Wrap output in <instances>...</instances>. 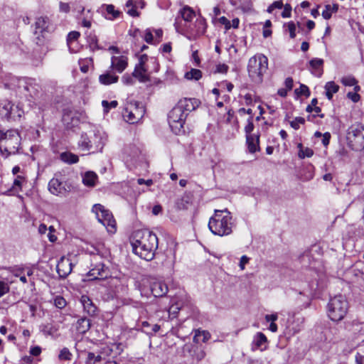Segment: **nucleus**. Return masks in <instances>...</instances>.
I'll return each mask as SVG.
<instances>
[{"instance_id":"a211bd4d","label":"nucleus","mask_w":364,"mask_h":364,"mask_svg":"<svg viewBox=\"0 0 364 364\" xmlns=\"http://www.w3.org/2000/svg\"><path fill=\"white\" fill-rule=\"evenodd\" d=\"M151 294L155 297H161L168 292V287L166 284L160 281H156L150 286Z\"/></svg>"},{"instance_id":"e433bc0d","label":"nucleus","mask_w":364,"mask_h":364,"mask_svg":"<svg viewBox=\"0 0 364 364\" xmlns=\"http://www.w3.org/2000/svg\"><path fill=\"white\" fill-rule=\"evenodd\" d=\"M185 77L187 80H198L202 77V72L198 69L192 68L190 71L186 73Z\"/></svg>"},{"instance_id":"ea45409f","label":"nucleus","mask_w":364,"mask_h":364,"mask_svg":"<svg viewBox=\"0 0 364 364\" xmlns=\"http://www.w3.org/2000/svg\"><path fill=\"white\" fill-rule=\"evenodd\" d=\"M102 105L104 109V112L107 113L111 109L117 107V106L118 105V102L116 100H113L111 102L103 100L102 102Z\"/></svg>"},{"instance_id":"a878e982","label":"nucleus","mask_w":364,"mask_h":364,"mask_svg":"<svg viewBox=\"0 0 364 364\" xmlns=\"http://www.w3.org/2000/svg\"><path fill=\"white\" fill-rule=\"evenodd\" d=\"M119 77L116 75L107 73L100 75L99 80L100 82L105 85H111L112 83H115L118 81Z\"/></svg>"},{"instance_id":"6e6552de","label":"nucleus","mask_w":364,"mask_h":364,"mask_svg":"<svg viewBox=\"0 0 364 364\" xmlns=\"http://www.w3.org/2000/svg\"><path fill=\"white\" fill-rule=\"evenodd\" d=\"M92 212L96 215L98 221L106 227L108 232L114 233L116 231V222L112 214L100 204L93 205Z\"/></svg>"},{"instance_id":"bb28decb","label":"nucleus","mask_w":364,"mask_h":364,"mask_svg":"<svg viewBox=\"0 0 364 364\" xmlns=\"http://www.w3.org/2000/svg\"><path fill=\"white\" fill-rule=\"evenodd\" d=\"M267 342V338L266 336L262 332H258L254 336L252 344L256 348L262 349L263 346H264Z\"/></svg>"},{"instance_id":"0e129e2a","label":"nucleus","mask_w":364,"mask_h":364,"mask_svg":"<svg viewBox=\"0 0 364 364\" xmlns=\"http://www.w3.org/2000/svg\"><path fill=\"white\" fill-rule=\"evenodd\" d=\"M277 318H278V316H277V314H267L265 316V320L267 322L274 323V321H276L277 320Z\"/></svg>"},{"instance_id":"f3484780","label":"nucleus","mask_w":364,"mask_h":364,"mask_svg":"<svg viewBox=\"0 0 364 364\" xmlns=\"http://www.w3.org/2000/svg\"><path fill=\"white\" fill-rule=\"evenodd\" d=\"M195 29L190 28V35L191 36L189 38H196L198 36H200L205 33L206 30V22L205 18H198L196 19L195 22Z\"/></svg>"},{"instance_id":"09e8293b","label":"nucleus","mask_w":364,"mask_h":364,"mask_svg":"<svg viewBox=\"0 0 364 364\" xmlns=\"http://www.w3.org/2000/svg\"><path fill=\"white\" fill-rule=\"evenodd\" d=\"M54 305L61 309L65 306L66 301L63 297L58 296L54 299Z\"/></svg>"},{"instance_id":"49530a36","label":"nucleus","mask_w":364,"mask_h":364,"mask_svg":"<svg viewBox=\"0 0 364 364\" xmlns=\"http://www.w3.org/2000/svg\"><path fill=\"white\" fill-rule=\"evenodd\" d=\"M305 122V119L303 117H296L293 121L290 122L291 127L294 129H299L300 124H303Z\"/></svg>"},{"instance_id":"7ed1b4c3","label":"nucleus","mask_w":364,"mask_h":364,"mask_svg":"<svg viewBox=\"0 0 364 364\" xmlns=\"http://www.w3.org/2000/svg\"><path fill=\"white\" fill-rule=\"evenodd\" d=\"M106 141L107 136L105 132L92 130L81 135L79 146L82 150L95 153L102 150Z\"/></svg>"},{"instance_id":"39448f33","label":"nucleus","mask_w":364,"mask_h":364,"mask_svg":"<svg viewBox=\"0 0 364 364\" xmlns=\"http://www.w3.org/2000/svg\"><path fill=\"white\" fill-rule=\"evenodd\" d=\"M349 304L346 297L338 294L331 298L327 304V313L329 318L336 322L343 320L346 316Z\"/></svg>"},{"instance_id":"393cba45","label":"nucleus","mask_w":364,"mask_h":364,"mask_svg":"<svg viewBox=\"0 0 364 364\" xmlns=\"http://www.w3.org/2000/svg\"><path fill=\"white\" fill-rule=\"evenodd\" d=\"M90 328V321L87 318H80L76 323V329L79 333H85Z\"/></svg>"},{"instance_id":"774afa93","label":"nucleus","mask_w":364,"mask_h":364,"mask_svg":"<svg viewBox=\"0 0 364 364\" xmlns=\"http://www.w3.org/2000/svg\"><path fill=\"white\" fill-rule=\"evenodd\" d=\"M137 183L139 185L146 184L147 186H150L153 184V181L151 179L144 180L143 178H139Z\"/></svg>"},{"instance_id":"72a5a7b5","label":"nucleus","mask_w":364,"mask_h":364,"mask_svg":"<svg viewBox=\"0 0 364 364\" xmlns=\"http://www.w3.org/2000/svg\"><path fill=\"white\" fill-rule=\"evenodd\" d=\"M58 330V328L52 324L47 323L41 326V331L46 336H55Z\"/></svg>"},{"instance_id":"4d7b16f0","label":"nucleus","mask_w":364,"mask_h":364,"mask_svg":"<svg viewBox=\"0 0 364 364\" xmlns=\"http://www.w3.org/2000/svg\"><path fill=\"white\" fill-rule=\"evenodd\" d=\"M228 70V66L225 64H219L216 67V72L220 73H226Z\"/></svg>"},{"instance_id":"bf43d9fd","label":"nucleus","mask_w":364,"mask_h":364,"mask_svg":"<svg viewBox=\"0 0 364 364\" xmlns=\"http://www.w3.org/2000/svg\"><path fill=\"white\" fill-rule=\"evenodd\" d=\"M249 260H250V258L247 257L246 255H243L240 258L239 266L242 270L245 269V266L246 264H247L249 262Z\"/></svg>"},{"instance_id":"13d9d810","label":"nucleus","mask_w":364,"mask_h":364,"mask_svg":"<svg viewBox=\"0 0 364 364\" xmlns=\"http://www.w3.org/2000/svg\"><path fill=\"white\" fill-rule=\"evenodd\" d=\"M331 139V134L329 132H326L322 136V144L323 146H327L329 144Z\"/></svg>"},{"instance_id":"6e6d98bb","label":"nucleus","mask_w":364,"mask_h":364,"mask_svg":"<svg viewBox=\"0 0 364 364\" xmlns=\"http://www.w3.org/2000/svg\"><path fill=\"white\" fill-rule=\"evenodd\" d=\"M291 7L289 4H285L284 7V11L282 13V16L283 18H289L291 16Z\"/></svg>"},{"instance_id":"473e14b6","label":"nucleus","mask_w":364,"mask_h":364,"mask_svg":"<svg viewBox=\"0 0 364 364\" xmlns=\"http://www.w3.org/2000/svg\"><path fill=\"white\" fill-rule=\"evenodd\" d=\"M85 364H96L102 360V355L100 353H95L92 352H87L86 353Z\"/></svg>"},{"instance_id":"423d86ee","label":"nucleus","mask_w":364,"mask_h":364,"mask_svg":"<svg viewBox=\"0 0 364 364\" xmlns=\"http://www.w3.org/2000/svg\"><path fill=\"white\" fill-rule=\"evenodd\" d=\"M268 68L267 58L261 53H258L249 59L247 64V71L249 77L252 81L255 83L262 82L264 73Z\"/></svg>"},{"instance_id":"de8ad7c7","label":"nucleus","mask_w":364,"mask_h":364,"mask_svg":"<svg viewBox=\"0 0 364 364\" xmlns=\"http://www.w3.org/2000/svg\"><path fill=\"white\" fill-rule=\"evenodd\" d=\"M254 129V124L252 122V117H250L247 119V124L245 127V132L246 133V136L247 135H253L254 134H252V132Z\"/></svg>"},{"instance_id":"69168bd1","label":"nucleus","mask_w":364,"mask_h":364,"mask_svg":"<svg viewBox=\"0 0 364 364\" xmlns=\"http://www.w3.org/2000/svg\"><path fill=\"white\" fill-rule=\"evenodd\" d=\"M147 61H148V56H147V55L143 54V55H141L140 56L139 63H137L136 65L148 66L146 65Z\"/></svg>"},{"instance_id":"b1692460","label":"nucleus","mask_w":364,"mask_h":364,"mask_svg":"<svg viewBox=\"0 0 364 364\" xmlns=\"http://www.w3.org/2000/svg\"><path fill=\"white\" fill-rule=\"evenodd\" d=\"M105 9V13L104 14L105 17L109 20H114L118 18L121 12L116 10L112 4H105L102 6Z\"/></svg>"},{"instance_id":"412c9836","label":"nucleus","mask_w":364,"mask_h":364,"mask_svg":"<svg viewBox=\"0 0 364 364\" xmlns=\"http://www.w3.org/2000/svg\"><path fill=\"white\" fill-rule=\"evenodd\" d=\"M248 150L250 153H255L259 150V134L246 136Z\"/></svg>"},{"instance_id":"ddd939ff","label":"nucleus","mask_w":364,"mask_h":364,"mask_svg":"<svg viewBox=\"0 0 364 364\" xmlns=\"http://www.w3.org/2000/svg\"><path fill=\"white\" fill-rule=\"evenodd\" d=\"M200 102L195 98H184L180 100L177 103V106L188 114L195 110L199 106Z\"/></svg>"},{"instance_id":"c9c22d12","label":"nucleus","mask_w":364,"mask_h":364,"mask_svg":"<svg viewBox=\"0 0 364 364\" xmlns=\"http://www.w3.org/2000/svg\"><path fill=\"white\" fill-rule=\"evenodd\" d=\"M86 35L87 42L88 43L90 48L92 50L99 49L100 48L97 44V38L96 35L92 32L86 33Z\"/></svg>"},{"instance_id":"c756f323","label":"nucleus","mask_w":364,"mask_h":364,"mask_svg":"<svg viewBox=\"0 0 364 364\" xmlns=\"http://www.w3.org/2000/svg\"><path fill=\"white\" fill-rule=\"evenodd\" d=\"M60 158L63 162L69 164H75L79 161L77 155L68 151L61 153Z\"/></svg>"},{"instance_id":"f704fd0d","label":"nucleus","mask_w":364,"mask_h":364,"mask_svg":"<svg viewBox=\"0 0 364 364\" xmlns=\"http://www.w3.org/2000/svg\"><path fill=\"white\" fill-rule=\"evenodd\" d=\"M49 25V19L47 17H39L36 21V28L41 31H48Z\"/></svg>"},{"instance_id":"dca6fc26","label":"nucleus","mask_w":364,"mask_h":364,"mask_svg":"<svg viewBox=\"0 0 364 364\" xmlns=\"http://www.w3.org/2000/svg\"><path fill=\"white\" fill-rule=\"evenodd\" d=\"M148 69V66L136 65L132 75L141 82H148L150 80Z\"/></svg>"},{"instance_id":"9b49d317","label":"nucleus","mask_w":364,"mask_h":364,"mask_svg":"<svg viewBox=\"0 0 364 364\" xmlns=\"http://www.w3.org/2000/svg\"><path fill=\"white\" fill-rule=\"evenodd\" d=\"M348 139L353 149H360L364 147V126L361 124L352 125L348 132Z\"/></svg>"},{"instance_id":"052dcab7","label":"nucleus","mask_w":364,"mask_h":364,"mask_svg":"<svg viewBox=\"0 0 364 364\" xmlns=\"http://www.w3.org/2000/svg\"><path fill=\"white\" fill-rule=\"evenodd\" d=\"M41 348L39 346H33L30 349V353L33 356H38L41 354Z\"/></svg>"},{"instance_id":"6ab92c4d","label":"nucleus","mask_w":364,"mask_h":364,"mask_svg":"<svg viewBox=\"0 0 364 364\" xmlns=\"http://www.w3.org/2000/svg\"><path fill=\"white\" fill-rule=\"evenodd\" d=\"M80 303L83 306L84 311L89 316H92L97 314V308L88 296L82 295L80 298Z\"/></svg>"},{"instance_id":"864d4df0","label":"nucleus","mask_w":364,"mask_h":364,"mask_svg":"<svg viewBox=\"0 0 364 364\" xmlns=\"http://www.w3.org/2000/svg\"><path fill=\"white\" fill-rule=\"evenodd\" d=\"M133 75H130L129 74H124L122 77V81L124 85H133L134 80L133 79Z\"/></svg>"},{"instance_id":"5fc2aeb1","label":"nucleus","mask_w":364,"mask_h":364,"mask_svg":"<svg viewBox=\"0 0 364 364\" xmlns=\"http://www.w3.org/2000/svg\"><path fill=\"white\" fill-rule=\"evenodd\" d=\"M333 12L331 11L330 4H327L325 6V9L322 11V16L325 19L331 18Z\"/></svg>"},{"instance_id":"79ce46f5","label":"nucleus","mask_w":364,"mask_h":364,"mask_svg":"<svg viewBox=\"0 0 364 364\" xmlns=\"http://www.w3.org/2000/svg\"><path fill=\"white\" fill-rule=\"evenodd\" d=\"M23 269H21V268L14 269L12 271L13 274L15 277H19L20 281L21 282L26 284L27 282V279H26V276L23 274Z\"/></svg>"},{"instance_id":"f8f14e48","label":"nucleus","mask_w":364,"mask_h":364,"mask_svg":"<svg viewBox=\"0 0 364 364\" xmlns=\"http://www.w3.org/2000/svg\"><path fill=\"white\" fill-rule=\"evenodd\" d=\"M88 276L91 277L92 280H102L109 276V271L104 264L100 263L89 272Z\"/></svg>"},{"instance_id":"c03bdc74","label":"nucleus","mask_w":364,"mask_h":364,"mask_svg":"<svg viewBox=\"0 0 364 364\" xmlns=\"http://www.w3.org/2000/svg\"><path fill=\"white\" fill-rule=\"evenodd\" d=\"M297 95L309 96L310 95L309 89L306 85H301L299 89L295 90Z\"/></svg>"},{"instance_id":"603ef678","label":"nucleus","mask_w":364,"mask_h":364,"mask_svg":"<svg viewBox=\"0 0 364 364\" xmlns=\"http://www.w3.org/2000/svg\"><path fill=\"white\" fill-rule=\"evenodd\" d=\"M9 285L6 282L0 281V297L7 294L9 291Z\"/></svg>"},{"instance_id":"8fccbe9b","label":"nucleus","mask_w":364,"mask_h":364,"mask_svg":"<svg viewBox=\"0 0 364 364\" xmlns=\"http://www.w3.org/2000/svg\"><path fill=\"white\" fill-rule=\"evenodd\" d=\"M287 31L289 33L291 38L296 37V25L293 21H290L287 24Z\"/></svg>"},{"instance_id":"c85d7f7f","label":"nucleus","mask_w":364,"mask_h":364,"mask_svg":"<svg viewBox=\"0 0 364 364\" xmlns=\"http://www.w3.org/2000/svg\"><path fill=\"white\" fill-rule=\"evenodd\" d=\"M179 13L182 18L186 21H191L196 15L193 9L188 6H184Z\"/></svg>"},{"instance_id":"7c9ffc66","label":"nucleus","mask_w":364,"mask_h":364,"mask_svg":"<svg viewBox=\"0 0 364 364\" xmlns=\"http://www.w3.org/2000/svg\"><path fill=\"white\" fill-rule=\"evenodd\" d=\"M339 86L334 82H328L325 85L326 95L328 100H331L333 95L338 91Z\"/></svg>"},{"instance_id":"aec40b11","label":"nucleus","mask_w":364,"mask_h":364,"mask_svg":"<svg viewBox=\"0 0 364 364\" xmlns=\"http://www.w3.org/2000/svg\"><path fill=\"white\" fill-rule=\"evenodd\" d=\"M82 181L85 186L92 188L97 183L98 176L95 172L88 171L82 174Z\"/></svg>"},{"instance_id":"1a4fd4ad","label":"nucleus","mask_w":364,"mask_h":364,"mask_svg":"<svg viewBox=\"0 0 364 364\" xmlns=\"http://www.w3.org/2000/svg\"><path fill=\"white\" fill-rule=\"evenodd\" d=\"M187 115L177 105L169 112L168 118L169 126L176 134L184 132L183 124Z\"/></svg>"},{"instance_id":"37998d69","label":"nucleus","mask_w":364,"mask_h":364,"mask_svg":"<svg viewBox=\"0 0 364 364\" xmlns=\"http://www.w3.org/2000/svg\"><path fill=\"white\" fill-rule=\"evenodd\" d=\"M341 82L345 86H353L356 85L357 80L353 77L347 76L342 78Z\"/></svg>"},{"instance_id":"2eb2a0df","label":"nucleus","mask_w":364,"mask_h":364,"mask_svg":"<svg viewBox=\"0 0 364 364\" xmlns=\"http://www.w3.org/2000/svg\"><path fill=\"white\" fill-rule=\"evenodd\" d=\"M128 65V59L126 56H112L111 58V68L117 71L122 73Z\"/></svg>"},{"instance_id":"3c124183","label":"nucleus","mask_w":364,"mask_h":364,"mask_svg":"<svg viewBox=\"0 0 364 364\" xmlns=\"http://www.w3.org/2000/svg\"><path fill=\"white\" fill-rule=\"evenodd\" d=\"M25 181L24 177L21 176H17L16 178L14 181L12 189H15L16 187L18 188V190H21V186L23 182Z\"/></svg>"},{"instance_id":"9d476101","label":"nucleus","mask_w":364,"mask_h":364,"mask_svg":"<svg viewBox=\"0 0 364 364\" xmlns=\"http://www.w3.org/2000/svg\"><path fill=\"white\" fill-rule=\"evenodd\" d=\"M23 113L19 105H14L8 100H1L0 102V117L3 119L16 121L19 119Z\"/></svg>"},{"instance_id":"a18cd8bd","label":"nucleus","mask_w":364,"mask_h":364,"mask_svg":"<svg viewBox=\"0 0 364 364\" xmlns=\"http://www.w3.org/2000/svg\"><path fill=\"white\" fill-rule=\"evenodd\" d=\"M72 354L67 348H63L59 354V358L60 360H69L71 359Z\"/></svg>"},{"instance_id":"f257e3e1","label":"nucleus","mask_w":364,"mask_h":364,"mask_svg":"<svg viewBox=\"0 0 364 364\" xmlns=\"http://www.w3.org/2000/svg\"><path fill=\"white\" fill-rule=\"evenodd\" d=\"M131 245L134 254L146 261L154 258L158 248V237L148 230H139L134 232Z\"/></svg>"},{"instance_id":"cd10ccee","label":"nucleus","mask_w":364,"mask_h":364,"mask_svg":"<svg viewBox=\"0 0 364 364\" xmlns=\"http://www.w3.org/2000/svg\"><path fill=\"white\" fill-rule=\"evenodd\" d=\"M142 331L149 335H153L158 332L160 329V326L158 324H150L148 321L141 322Z\"/></svg>"},{"instance_id":"4468645a","label":"nucleus","mask_w":364,"mask_h":364,"mask_svg":"<svg viewBox=\"0 0 364 364\" xmlns=\"http://www.w3.org/2000/svg\"><path fill=\"white\" fill-rule=\"evenodd\" d=\"M56 269L59 276L65 278L72 272L73 264L68 258L62 257L57 264Z\"/></svg>"},{"instance_id":"a19ab883","label":"nucleus","mask_w":364,"mask_h":364,"mask_svg":"<svg viewBox=\"0 0 364 364\" xmlns=\"http://www.w3.org/2000/svg\"><path fill=\"white\" fill-rule=\"evenodd\" d=\"M139 154H140V151L136 148L134 149V150H133V151H132V153L127 149L124 151V154L127 155V157H126L127 161H131L132 160V158L135 159V158L138 157Z\"/></svg>"},{"instance_id":"4be33fe9","label":"nucleus","mask_w":364,"mask_h":364,"mask_svg":"<svg viewBox=\"0 0 364 364\" xmlns=\"http://www.w3.org/2000/svg\"><path fill=\"white\" fill-rule=\"evenodd\" d=\"M323 60L321 58H314L309 62V70L313 75L320 77L323 73Z\"/></svg>"},{"instance_id":"338daca9","label":"nucleus","mask_w":364,"mask_h":364,"mask_svg":"<svg viewBox=\"0 0 364 364\" xmlns=\"http://www.w3.org/2000/svg\"><path fill=\"white\" fill-rule=\"evenodd\" d=\"M284 84H285V86H286V89L288 90H291L292 89V87H293V80H292V78L287 77L285 80Z\"/></svg>"},{"instance_id":"e2e57ef3","label":"nucleus","mask_w":364,"mask_h":364,"mask_svg":"<svg viewBox=\"0 0 364 364\" xmlns=\"http://www.w3.org/2000/svg\"><path fill=\"white\" fill-rule=\"evenodd\" d=\"M317 103H318L317 99L316 98H314L311 100V105H309L306 107V112H313V108L317 105Z\"/></svg>"},{"instance_id":"20e7f679","label":"nucleus","mask_w":364,"mask_h":364,"mask_svg":"<svg viewBox=\"0 0 364 364\" xmlns=\"http://www.w3.org/2000/svg\"><path fill=\"white\" fill-rule=\"evenodd\" d=\"M21 136L16 130H9L0 137V151L4 158L18 153Z\"/></svg>"},{"instance_id":"5701e85b","label":"nucleus","mask_w":364,"mask_h":364,"mask_svg":"<svg viewBox=\"0 0 364 364\" xmlns=\"http://www.w3.org/2000/svg\"><path fill=\"white\" fill-rule=\"evenodd\" d=\"M48 189L50 192L55 196H58L63 193L65 188L63 183L58 178H52L48 183Z\"/></svg>"},{"instance_id":"680f3d73","label":"nucleus","mask_w":364,"mask_h":364,"mask_svg":"<svg viewBox=\"0 0 364 364\" xmlns=\"http://www.w3.org/2000/svg\"><path fill=\"white\" fill-rule=\"evenodd\" d=\"M153 35L150 30H146L144 36V40L148 43H152L153 42Z\"/></svg>"},{"instance_id":"4c0bfd02","label":"nucleus","mask_w":364,"mask_h":364,"mask_svg":"<svg viewBox=\"0 0 364 364\" xmlns=\"http://www.w3.org/2000/svg\"><path fill=\"white\" fill-rule=\"evenodd\" d=\"M209 338V333L205 331H196V333H195V336H194V338H193V341L196 343H199V342H205L208 340Z\"/></svg>"},{"instance_id":"0eeeda50","label":"nucleus","mask_w":364,"mask_h":364,"mask_svg":"<svg viewBox=\"0 0 364 364\" xmlns=\"http://www.w3.org/2000/svg\"><path fill=\"white\" fill-rule=\"evenodd\" d=\"M145 108L142 103L130 102L125 107L122 116L129 124L137 123L144 115Z\"/></svg>"},{"instance_id":"2f4dec72","label":"nucleus","mask_w":364,"mask_h":364,"mask_svg":"<svg viewBox=\"0 0 364 364\" xmlns=\"http://www.w3.org/2000/svg\"><path fill=\"white\" fill-rule=\"evenodd\" d=\"M297 148L299 149L298 156L299 159L310 158L314 155V151L309 147H304L301 143L298 144Z\"/></svg>"},{"instance_id":"58836bf2","label":"nucleus","mask_w":364,"mask_h":364,"mask_svg":"<svg viewBox=\"0 0 364 364\" xmlns=\"http://www.w3.org/2000/svg\"><path fill=\"white\" fill-rule=\"evenodd\" d=\"M80 34L78 31H71L68 33L67 37V43L70 49H71V44L77 41Z\"/></svg>"},{"instance_id":"f03ea898","label":"nucleus","mask_w":364,"mask_h":364,"mask_svg":"<svg viewBox=\"0 0 364 364\" xmlns=\"http://www.w3.org/2000/svg\"><path fill=\"white\" fill-rule=\"evenodd\" d=\"M233 227L232 218L228 209L215 210L208 223V228L211 232L220 237L230 235Z\"/></svg>"}]
</instances>
